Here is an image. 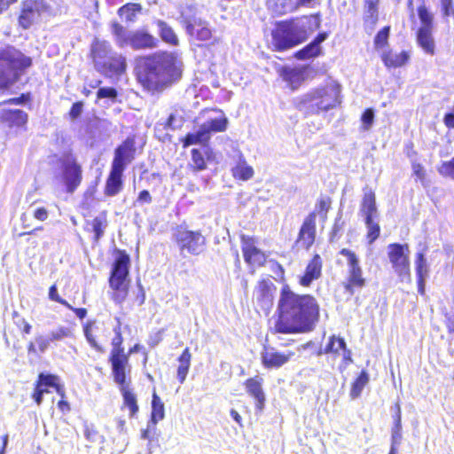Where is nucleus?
I'll use <instances>...</instances> for the list:
<instances>
[{
    "label": "nucleus",
    "instance_id": "nucleus-1",
    "mask_svg": "<svg viewBox=\"0 0 454 454\" xmlns=\"http://www.w3.org/2000/svg\"><path fill=\"white\" fill-rule=\"evenodd\" d=\"M178 64L172 53L154 54L145 59L138 80L150 91L160 90L181 75Z\"/></svg>",
    "mask_w": 454,
    "mask_h": 454
},
{
    "label": "nucleus",
    "instance_id": "nucleus-2",
    "mask_svg": "<svg viewBox=\"0 0 454 454\" xmlns=\"http://www.w3.org/2000/svg\"><path fill=\"white\" fill-rule=\"evenodd\" d=\"M320 26L317 15L282 21L272 31V44L277 51L291 49L304 42Z\"/></svg>",
    "mask_w": 454,
    "mask_h": 454
},
{
    "label": "nucleus",
    "instance_id": "nucleus-3",
    "mask_svg": "<svg viewBox=\"0 0 454 454\" xmlns=\"http://www.w3.org/2000/svg\"><path fill=\"white\" fill-rule=\"evenodd\" d=\"M111 375L118 386L122 397L121 410H128L129 418H134L139 411L137 397L131 387L132 366L128 364V357L122 353L120 345L110 357Z\"/></svg>",
    "mask_w": 454,
    "mask_h": 454
},
{
    "label": "nucleus",
    "instance_id": "nucleus-4",
    "mask_svg": "<svg viewBox=\"0 0 454 454\" xmlns=\"http://www.w3.org/2000/svg\"><path fill=\"white\" fill-rule=\"evenodd\" d=\"M339 86L330 83L313 89L294 98V102L300 111L307 114H317L336 107L340 103Z\"/></svg>",
    "mask_w": 454,
    "mask_h": 454
},
{
    "label": "nucleus",
    "instance_id": "nucleus-5",
    "mask_svg": "<svg viewBox=\"0 0 454 454\" xmlns=\"http://www.w3.org/2000/svg\"><path fill=\"white\" fill-rule=\"evenodd\" d=\"M31 65L32 59L13 46H0V92L12 86Z\"/></svg>",
    "mask_w": 454,
    "mask_h": 454
},
{
    "label": "nucleus",
    "instance_id": "nucleus-6",
    "mask_svg": "<svg viewBox=\"0 0 454 454\" xmlns=\"http://www.w3.org/2000/svg\"><path fill=\"white\" fill-rule=\"evenodd\" d=\"M111 32L114 43L120 48L129 45L133 50L154 49L159 40L145 29L129 31L118 22L111 23Z\"/></svg>",
    "mask_w": 454,
    "mask_h": 454
},
{
    "label": "nucleus",
    "instance_id": "nucleus-7",
    "mask_svg": "<svg viewBox=\"0 0 454 454\" xmlns=\"http://www.w3.org/2000/svg\"><path fill=\"white\" fill-rule=\"evenodd\" d=\"M318 321V314H278L275 332L297 333L310 332Z\"/></svg>",
    "mask_w": 454,
    "mask_h": 454
},
{
    "label": "nucleus",
    "instance_id": "nucleus-8",
    "mask_svg": "<svg viewBox=\"0 0 454 454\" xmlns=\"http://www.w3.org/2000/svg\"><path fill=\"white\" fill-rule=\"evenodd\" d=\"M318 304L310 295H298L285 285L278 301L279 312H318Z\"/></svg>",
    "mask_w": 454,
    "mask_h": 454
},
{
    "label": "nucleus",
    "instance_id": "nucleus-9",
    "mask_svg": "<svg viewBox=\"0 0 454 454\" xmlns=\"http://www.w3.org/2000/svg\"><path fill=\"white\" fill-rule=\"evenodd\" d=\"M129 262L128 254L120 253L111 270L109 278L110 287L115 292V300L119 301L127 295Z\"/></svg>",
    "mask_w": 454,
    "mask_h": 454
},
{
    "label": "nucleus",
    "instance_id": "nucleus-10",
    "mask_svg": "<svg viewBox=\"0 0 454 454\" xmlns=\"http://www.w3.org/2000/svg\"><path fill=\"white\" fill-rule=\"evenodd\" d=\"M227 121L223 119H212L201 124L198 129L188 133L182 140L184 147L193 145H206L212 134L223 131L226 128Z\"/></svg>",
    "mask_w": 454,
    "mask_h": 454
},
{
    "label": "nucleus",
    "instance_id": "nucleus-11",
    "mask_svg": "<svg viewBox=\"0 0 454 454\" xmlns=\"http://www.w3.org/2000/svg\"><path fill=\"white\" fill-rule=\"evenodd\" d=\"M387 255L390 263L398 275L403 281L410 278V250L407 244H390L387 247Z\"/></svg>",
    "mask_w": 454,
    "mask_h": 454
},
{
    "label": "nucleus",
    "instance_id": "nucleus-12",
    "mask_svg": "<svg viewBox=\"0 0 454 454\" xmlns=\"http://www.w3.org/2000/svg\"><path fill=\"white\" fill-rule=\"evenodd\" d=\"M84 335L92 348L99 353L106 352L110 332L103 322L90 321L83 326Z\"/></svg>",
    "mask_w": 454,
    "mask_h": 454
},
{
    "label": "nucleus",
    "instance_id": "nucleus-13",
    "mask_svg": "<svg viewBox=\"0 0 454 454\" xmlns=\"http://www.w3.org/2000/svg\"><path fill=\"white\" fill-rule=\"evenodd\" d=\"M62 181L68 193H73L82 180V167L74 158L67 156L61 163Z\"/></svg>",
    "mask_w": 454,
    "mask_h": 454
},
{
    "label": "nucleus",
    "instance_id": "nucleus-14",
    "mask_svg": "<svg viewBox=\"0 0 454 454\" xmlns=\"http://www.w3.org/2000/svg\"><path fill=\"white\" fill-rule=\"evenodd\" d=\"M340 254L347 258L348 264V276L345 288L348 292L352 294V288H362L364 286L365 280L362 276V269L359 265V261L356 254L347 248H343L340 251Z\"/></svg>",
    "mask_w": 454,
    "mask_h": 454
},
{
    "label": "nucleus",
    "instance_id": "nucleus-15",
    "mask_svg": "<svg viewBox=\"0 0 454 454\" xmlns=\"http://www.w3.org/2000/svg\"><path fill=\"white\" fill-rule=\"evenodd\" d=\"M294 356L295 352L293 350L280 352L274 347L265 345L261 353V361L265 369H279L287 364Z\"/></svg>",
    "mask_w": 454,
    "mask_h": 454
},
{
    "label": "nucleus",
    "instance_id": "nucleus-16",
    "mask_svg": "<svg viewBox=\"0 0 454 454\" xmlns=\"http://www.w3.org/2000/svg\"><path fill=\"white\" fill-rule=\"evenodd\" d=\"M176 240L181 251L187 250L193 254L201 253L205 245V238L200 232L187 230H178Z\"/></svg>",
    "mask_w": 454,
    "mask_h": 454
},
{
    "label": "nucleus",
    "instance_id": "nucleus-17",
    "mask_svg": "<svg viewBox=\"0 0 454 454\" xmlns=\"http://www.w3.org/2000/svg\"><path fill=\"white\" fill-rule=\"evenodd\" d=\"M340 351H341L342 360L341 366L343 368H347L349 364L353 363L352 352L348 348L345 340L342 337H338L336 335H331L328 338V341L322 352L319 354H333L334 356L340 355Z\"/></svg>",
    "mask_w": 454,
    "mask_h": 454
},
{
    "label": "nucleus",
    "instance_id": "nucleus-18",
    "mask_svg": "<svg viewBox=\"0 0 454 454\" xmlns=\"http://www.w3.org/2000/svg\"><path fill=\"white\" fill-rule=\"evenodd\" d=\"M276 287L271 280L262 279L255 287L254 296V301L260 309L268 311L273 305L274 294Z\"/></svg>",
    "mask_w": 454,
    "mask_h": 454
},
{
    "label": "nucleus",
    "instance_id": "nucleus-19",
    "mask_svg": "<svg viewBox=\"0 0 454 454\" xmlns=\"http://www.w3.org/2000/svg\"><path fill=\"white\" fill-rule=\"evenodd\" d=\"M135 151L134 139L128 137L115 149L112 168L124 171L126 166L134 160Z\"/></svg>",
    "mask_w": 454,
    "mask_h": 454
},
{
    "label": "nucleus",
    "instance_id": "nucleus-20",
    "mask_svg": "<svg viewBox=\"0 0 454 454\" xmlns=\"http://www.w3.org/2000/svg\"><path fill=\"white\" fill-rule=\"evenodd\" d=\"M59 380V376L51 373L41 372L38 374L34 384V389L31 393V398L40 406L43 400V395L50 393L49 388L54 387L55 381Z\"/></svg>",
    "mask_w": 454,
    "mask_h": 454
},
{
    "label": "nucleus",
    "instance_id": "nucleus-21",
    "mask_svg": "<svg viewBox=\"0 0 454 454\" xmlns=\"http://www.w3.org/2000/svg\"><path fill=\"white\" fill-rule=\"evenodd\" d=\"M231 159V175L234 179L246 182L254 176V171L253 167L247 164L240 151L234 150Z\"/></svg>",
    "mask_w": 454,
    "mask_h": 454
},
{
    "label": "nucleus",
    "instance_id": "nucleus-22",
    "mask_svg": "<svg viewBox=\"0 0 454 454\" xmlns=\"http://www.w3.org/2000/svg\"><path fill=\"white\" fill-rule=\"evenodd\" d=\"M262 383L263 379L257 375L247 379L244 382L247 393L254 400L255 409L260 412L263 411L266 402Z\"/></svg>",
    "mask_w": 454,
    "mask_h": 454
},
{
    "label": "nucleus",
    "instance_id": "nucleus-23",
    "mask_svg": "<svg viewBox=\"0 0 454 454\" xmlns=\"http://www.w3.org/2000/svg\"><path fill=\"white\" fill-rule=\"evenodd\" d=\"M242 250L245 261L252 266H261L264 263L266 256L254 245L253 238L242 236Z\"/></svg>",
    "mask_w": 454,
    "mask_h": 454
},
{
    "label": "nucleus",
    "instance_id": "nucleus-24",
    "mask_svg": "<svg viewBox=\"0 0 454 454\" xmlns=\"http://www.w3.org/2000/svg\"><path fill=\"white\" fill-rule=\"evenodd\" d=\"M112 45L105 40L96 39L91 45V54L96 68L106 67V61L114 53Z\"/></svg>",
    "mask_w": 454,
    "mask_h": 454
},
{
    "label": "nucleus",
    "instance_id": "nucleus-25",
    "mask_svg": "<svg viewBox=\"0 0 454 454\" xmlns=\"http://www.w3.org/2000/svg\"><path fill=\"white\" fill-rule=\"evenodd\" d=\"M316 215L310 214L304 221L300 233L298 242L305 248H309L315 240Z\"/></svg>",
    "mask_w": 454,
    "mask_h": 454
},
{
    "label": "nucleus",
    "instance_id": "nucleus-26",
    "mask_svg": "<svg viewBox=\"0 0 454 454\" xmlns=\"http://www.w3.org/2000/svg\"><path fill=\"white\" fill-rule=\"evenodd\" d=\"M186 32L200 41H207L211 37V30L207 24L200 19L184 20Z\"/></svg>",
    "mask_w": 454,
    "mask_h": 454
},
{
    "label": "nucleus",
    "instance_id": "nucleus-27",
    "mask_svg": "<svg viewBox=\"0 0 454 454\" xmlns=\"http://www.w3.org/2000/svg\"><path fill=\"white\" fill-rule=\"evenodd\" d=\"M306 69L302 67H283L280 75L292 90H296L305 80Z\"/></svg>",
    "mask_w": 454,
    "mask_h": 454
},
{
    "label": "nucleus",
    "instance_id": "nucleus-28",
    "mask_svg": "<svg viewBox=\"0 0 454 454\" xmlns=\"http://www.w3.org/2000/svg\"><path fill=\"white\" fill-rule=\"evenodd\" d=\"M126 59L121 54L114 52L106 61V67H101L98 70L108 75L121 74L126 71Z\"/></svg>",
    "mask_w": 454,
    "mask_h": 454
},
{
    "label": "nucleus",
    "instance_id": "nucleus-29",
    "mask_svg": "<svg viewBox=\"0 0 454 454\" xmlns=\"http://www.w3.org/2000/svg\"><path fill=\"white\" fill-rule=\"evenodd\" d=\"M360 213L364 221L378 219L379 214L376 206L375 194L372 191L364 192L361 203Z\"/></svg>",
    "mask_w": 454,
    "mask_h": 454
},
{
    "label": "nucleus",
    "instance_id": "nucleus-30",
    "mask_svg": "<svg viewBox=\"0 0 454 454\" xmlns=\"http://www.w3.org/2000/svg\"><path fill=\"white\" fill-rule=\"evenodd\" d=\"M321 270L322 260L318 254H316L307 265L305 274L300 279V284L302 286H309L312 281L320 278Z\"/></svg>",
    "mask_w": 454,
    "mask_h": 454
},
{
    "label": "nucleus",
    "instance_id": "nucleus-31",
    "mask_svg": "<svg viewBox=\"0 0 454 454\" xmlns=\"http://www.w3.org/2000/svg\"><path fill=\"white\" fill-rule=\"evenodd\" d=\"M409 59L410 54L405 51L399 53L392 51H383L381 52V59L387 68L403 67L408 62Z\"/></svg>",
    "mask_w": 454,
    "mask_h": 454
},
{
    "label": "nucleus",
    "instance_id": "nucleus-32",
    "mask_svg": "<svg viewBox=\"0 0 454 454\" xmlns=\"http://www.w3.org/2000/svg\"><path fill=\"white\" fill-rule=\"evenodd\" d=\"M123 341H124V339H123V336H122V333H121V326L118 325L117 327L114 328V336L111 340L112 349H111V351L109 353V356H108V363L109 364H110V357H111V355H112L113 351L115 348H117V347L119 345H120V348L122 350V353L124 355H126L127 357H128V364H130L129 363V356L130 355L137 353V352H140L144 348L142 345H140L139 343H136L132 347H130L129 348L128 352L126 353L125 352V348L123 347Z\"/></svg>",
    "mask_w": 454,
    "mask_h": 454
},
{
    "label": "nucleus",
    "instance_id": "nucleus-33",
    "mask_svg": "<svg viewBox=\"0 0 454 454\" xmlns=\"http://www.w3.org/2000/svg\"><path fill=\"white\" fill-rule=\"evenodd\" d=\"M154 24L156 25L158 28V35L160 37V39L171 45V46H177L179 43L178 37L176 34L175 33L174 29L164 20H156L154 21Z\"/></svg>",
    "mask_w": 454,
    "mask_h": 454
},
{
    "label": "nucleus",
    "instance_id": "nucleus-34",
    "mask_svg": "<svg viewBox=\"0 0 454 454\" xmlns=\"http://www.w3.org/2000/svg\"><path fill=\"white\" fill-rule=\"evenodd\" d=\"M178 366L176 369V378L180 384H183L187 377L191 367L192 353L190 348L186 347L177 358Z\"/></svg>",
    "mask_w": 454,
    "mask_h": 454
},
{
    "label": "nucleus",
    "instance_id": "nucleus-35",
    "mask_svg": "<svg viewBox=\"0 0 454 454\" xmlns=\"http://www.w3.org/2000/svg\"><path fill=\"white\" fill-rule=\"evenodd\" d=\"M417 42L422 50L430 55L434 53V41L432 28L419 27L417 32Z\"/></svg>",
    "mask_w": 454,
    "mask_h": 454
},
{
    "label": "nucleus",
    "instance_id": "nucleus-36",
    "mask_svg": "<svg viewBox=\"0 0 454 454\" xmlns=\"http://www.w3.org/2000/svg\"><path fill=\"white\" fill-rule=\"evenodd\" d=\"M39 17V12L32 2L25 3L19 18V23L23 28H28Z\"/></svg>",
    "mask_w": 454,
    "mask_h": 454
},
{
    "label": "nucleus",
    "instance_id": "nucleus-37",
    "mask_svg": "<svg viewBox=\"0 0 454 454\" xmlns=\"http://www.w3.org/2000/svg\"><path fill=\"white\" fill-rule=\"evenodd\" d=\"M312 0H276L275 12L285 14L296 11L301 6L308 5Z\"/></svg>",
    "mask_w": 454,
    "mask_h": 454
},
{
    "label": "nucleus",
    "instance_id": "nucleus-38",
    "mask_svg": "<svg viewBox=\"0 0 454 454\" xmlns=\"http://www.w3.org/2000/svg\"><path fill=\"white\" fill-rule=\"evenodd\" d=\"M122 173L123 171L121 170L111 168V172L106 185V193L108 196H114L120 192Z\"/></svg>",
    "mask_w": 454,
    "mask_h": 454
},
{
    "label": "nucleus",
    "instance_id": "nucleus-39",
    "mask_svg": "<svg viewBox=\"0 0 454 454\" xmlns=\"http://www.w3.org/2000/svg\"><path fill=\"white\" fill-rule=\"evenodd\" d=\"M50 340L43 335H36L34 340L28 342L27 350L28 355L39 356L40 354L45 352L50 346Z\"/></svg>",
    "mask_w": 454,
    "mask_h": 454
},
{
    "label": "nucleus",
    "instance_id": "nucleus-40",
    "mask_svg": "<svg viewBox=\"0 0 454 454\" xmlns=\"http://www.w3.org/2000/svg\"><path fill=\"white\" fill-rule=\"evenodd\" d=\"M415 269L419 288H422L425 279L427 278L429 272V267L427 262V259L425 258L424 252L417 253L415 260Z\"/></svg>",
    "mask_w": 454,
    "mask_h": 454
},
{
    "label": "nucleus",
    "instance_id": "nucleus-41",
    "mask_svg": "<svg viewBox=\"0 0 454 454\" xmlns=\"http://www.w3.org/2000/svg\"><path fill=\"white\" fill-rule=\"evenodd\" d=\"M369 380V373L365 370H362L351 383L349 395L352 399H356L361 395V393L364 387L368 384Z\"/></svg>",
    "mask_w": 454,
    "mask_h": 454
},
{
    "label": "nucleus",
    "instance_id": "nucleus-42",
    "mask_svg": "<svg viewBox=\"0 0 454 454\" xmlns=\"http://www.w3.org/2000/svg\"><path fill=\"white\" fill-rule=\"evenodd\" d=\"M165 407L160 397L153 391L152 395V412L151 419L153 423H157L164 419Z\"/></svg>",
    "mask_w": 454,
    "mask_h": 454
},
{
    "label": "nucleus",
    "instance_id": "nucleus-43",
    "mask_svg": "<svg viewBox=\"0 0 454 454\" xmlns=\"http://www.w3.org/2000/svg\"><path fill=\"white\" fill-rule=\"evenodd\" d=\"M142 6L139 4L129 3L121 6L118 10V14L125 18L127 21L132 22L135 20L137 13L140 12Z\"/></svg>",
    "mask_w": 454,
    "mask_h": 454
},
{
    "label": "nucleus",
    "instance_id": "nucleus-44",
    "mask_svg": "<svg viewBox=\"0 0 454 454\" xmlns=\"http://www.w3.org/2000/svg\"><path fill=\"white\" fill-rule=\"evenodd\" d=\"M379 0H364L365 21L375 24L378 20Z\"/></svg>",
    "mask_w": 454,
    "mask_h": 454
},
{
    "label": "nucleus",
    "instance_id": "nucleus-45",
    "mask_svg": "<svg viewBox=\"0 0 454 454\" xmlns=\"http://www.w3.org/2000/svg\"><path fill=\"white\" fill-rule=\"evenodd\" d=\"M320 51H321L320 46L317 45V43L311 42L309 44H308L302 50L297 51L295 53V57L298 59H307L309 58L318 56L320 54Z\"/></svg>",
    "mask_w": 454,
    "mask_h": 454
},
{
    "label": "nucleus",
    "instance_id": "nucleus-46",
    "mask_svg": "<svg viewBox=\"0 0 454 454\" xmlns=\"http://www.w3.org/2000/svg\"><path fill=\"white\" fill-rule=\"evenodd\" d=\"M395 425H394V427L392 429V439H391V442L394 443V444H399L400 442V440H401V429H402V426H401V409L399 406H397V411H396V414L395 415Z\"/></svg>",
    "mask_w": 454,
    "mask_h": 454
},
{
    "label": "nucleus",
    "instance_id": "nucleus-47",
    "mask_svg": "<svg viewBox=\"0 0 454 454\" xmlns=\"http://www.w3.org/2000/svg\"><path fill=\"white\" fill-rule=\"evenodd\" d=\"M190 166L196 171H200L206 168V161L200 150H192V161Z\"/></svg>",
    "mask_w": 454,
    "mask_h": 454
},
{
    "label": "nucleus",
    "instance_id": "nucleus-48",
    "mask_svg": "<svg viewBox=\"0 0 454 454\" xmlns=\"http://www.w3.org/2000/svg\"><path fill=\"white\" fill-rule=\"evenodd\" d=\"M419 18L421 21L420 27L433 28V16L425 5H421L418 9Z\"/></svg>",
    "mask_w": 454,
    "mask_h": 454
},
{
    "label": "nucleus",
    "instance_id": "nucleus-49",
    "mask_svg": "<svg viewBox=\"0 0 454 454\" xmlns=\"http://www.w3.org/2000/svg\"><path fill=\"white\" fill-rule=\"evenodd\" d=\"M364 222L368 231L367 239H369V243L372 244L380 236V225L375 220H369Z\"/></svg>",
    "mask_w": 454,
    "mask_h": 454
},
{
    "label": "nucleus",
    "instance_id": "nucleus-50",
    "mask_svg": "<svg viewBox=\"0 0 454 454\" xmlns=\"http://www.w3.org/2000/svg\"><path fill=\"white\" fill-rule=\"evenodd\" d=\"M389 31V27H384L380 31L378 32L374 38V45L377 50L382 49L387 45Z\"/></svg>",
    "mask_w": 454,
    "mask_h": 454
},
{
    "label": "nucleus",
    "instance_id": "nucleus-51",
    "mask_svg": "<svg viewBox=\"0 0 454 454\" xmlns=\"http://www.w3.org/2000/svg\"><path fill=\"white\" fill-rule=\"evenodd\" d=\"M91 226L95 233V239L98 240L104 234V230L106 226V221L105 217L102 216L95 217L91 223Z\"/></svg>",
    "mask_w": 454,
    "mask_h": 454
},
{
    "label": "nucleus",
    "instance_id": "nucleus-52",
    "mask_svg": "<svg viewBox=\"0 0 454 454\" xmlns=\"http://www.w3.org/2000/svg\"><path fill=\"white\" fill-rule=\"evenodd\" d=\"M183 123L184 118L176 111L175 113H171L169 114L166 122V127L172 130H175L180 129L183 126Z\"/></svg>",
    "mask_w": 454,
    "mask_h": 454
},
{
    "label": "nucleus",
    "instance_id": "nucleus-53",
    "mask_svg": "<svg viewBox=\"0 0 454 454\" xmlns=\"http://www.w3.org/2000/svg\"><path fill=\"white\" fill-rule=\"evenodd\" d=\"M118 96V92L114 88L103 87L100 88L97 92V97L99 99L108 98L112 102H115Z\"/></svg>",
    "mask_w": 454,
    "mask_h": 454
},
{
    "label": "nucleus",
    "instance_id": "nucleus-54",
    "mask_svg": "<svg viewBox=\"0 0 454 454\" xmlns=\"http://www.w3.org/2000/svg\"><path fill=\"white\" fill-rule=\"evenodd\" d=\"M10 120L17 126L24 125L27 121V114L22 110L10 112Z\"/></svg>",
    "mask_w": 454,
    "mask_h": 454
},
{
    "label": "nucleus",
    "instance_id": "nucleus-55",
    "mask_svg": "<svg viewBox=\"0 0 454 454\" xmlns=\"http://www.w3.org/2000/svg\"><path fill=\"white\" fill-rule=\"evenodd\" d=\"M362 128L364 130H369L374 121V112L372 108L366 109L361 117Z\"/></svg>",
    "mask_w": 454,
    "mask_h": 454
},
{
    "label": "nucleus",
    "instance_id": "nucleus-56",
    "mask_svg": "<svg viewBox=\"0 0 454 454\" xmlns=\"http://www.w3.org/2000/svg\"><path fill=\"white\" fill-rule=\"evenodd\" d=\"M71 335V331L66 327H60L51 333L48 337L50 341L60 340Z\"/></svg>",
    "mask_w": 454,
    "mask_h": 454
},
{
    "label": "nucleus",
    "instance_id": "nucleus-57",
    "mask_svg": "<svg viewBox=\"0 0 454 454\" xmlns=\"http://www.w3.org/2000/svg\"><path fill=\"white\" fill-rule=\"evenodd\" d=\"M15 324L23 333L29 334L31 333V325L25 319L21 318L19 314H14Z\"/></svg>",
    "mask_w": 454,
    "mask_h": 454
},
{
    "label": "nucleus",
    "instance_id": "nucleus-58",
    "mask_svg": "<svg viewBox=\"0 0 454 454\" xmlns=\"http://www.w3.org/2000/svg\"><path fill=\"white\" fill-rule=\"evenodd\" d=\"M441 174L449 176L454 179V160L443 163L440 168Z\"/></svg>",
    "mask_w": 454,
    "mask_h": 454
},
{
    "label": "nucleus",
    "instance_id": "nucleus-59",
    "mask_svg": "<svg viewBox=\"0 0 454 454\" xmlns=\"http://www.w3.org/2000/svg\"><path fill=\"white\" fill-rule=\"evenodd\" d=\"M441 174L449 176L454 179V160L443 163L440 168Z\"/></svg>",
    "mask_w": 454,
    "mask_h": 454
},
{
    "label": "nucleus",
    "instance_id": "nucleus-60",
    "mask_svg": "<svg viewBox=\"0 0 454 454\" xmlns=\"http://www.w3.org/2000/svg\"><path fill=\"white\" fill-rule=\"evenodd\" d=\"M317 207L318 214L321 215V216L325 219L326 217V213H327L328 209L330 208L329 200H325V199L320 200Z\"/></svg>",
    "mask_w": 454,
    "mask_h": 454
},
{
    "label": "nucleus",
    "instance_id": "nucleus-61",
    "mask_svg": "<svg viewBox=\"0 0 454 454\" xmlns=\"http://www.w3.org/2000/svg\"><path fill=\"white\" fill-rule=\"evenodd\" d=\"M444 16H454L452 0H441Z\"/></svg>",
    "mask_w": 454,
    "mask_h": 454
},
{
    "label": "nucleus",
    "instance_id": "nucleus-62",
    "mask_svg": "<svg viewBox=\"0 0 454 454\" xmlns=\"http://www.w3.org/2000/svg\"><path fill=\"white\" fill-rule=\"evenodd\" d=\"M152 196L150 195V192L146 190H144L142 192H140V193L138 194V197L136 200V203L139 204V205H144V204H150L152 202Z\"/></svg>",
    "mask_w": 454,
    "mask_h": 454
},
{
    "label": "nucleus",
    "instance_id": "nucleus-63",
    "mask_svg": "<svg viewBox=\"0 0 454 454\" xmlns=\"http://www.w3.org/2000/svg\"><path fill=\"white\" fill-rule=\"evenodd\" d=\"M29 94H22L19 98H13L4 101L3 104L24 105L29 100Z\"/></svg>",
    "mask_w": 454,
    "mask_h": 454
},
{
    "label": "nucleus",
    "instance_id": "nucleus-64",
    "mask_svg": "<svg viewBox=\"0 0 454 454\" xmlns=\"http://www.w3.org/2000/svg\"><path fill=\"white\" fill-rule=\"evenodd\" d=\"M83 104L82 102H76L72 106L70 110V116L72 119L78 118L82 113Z\"/></svg>",
    "mask_w": 454,
    "mask_h": 454
}]
</instances>
